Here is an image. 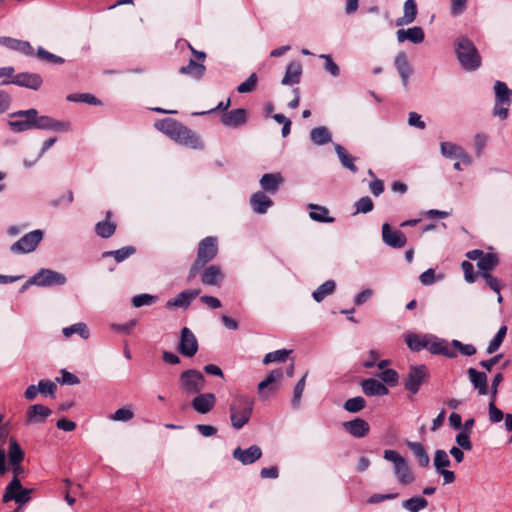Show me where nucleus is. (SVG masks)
I'll list each match as a JSON object with an SVG mask.
<instances>
[{"label":"nucleus","instance_id":"nucleus-59","mask_svg":"<svg viewBox=\"0 0 512 512\" xmlns=\"http://www.w3.org/2000/svg\"><path fill=\"white\" fill-rule=\"evenodd\" d=\"M134 417V412L127 407L117 409L111 416L110 419L113 421L128 422Z\"/></svg>","mask_w":512,"mask_h":512},{"label":"nucleus","instance_id":"nucleus-48","mask_svg":"<svg viewBox=\"0 0 512 512\" xmlns=\"http://www.w3.org/2000/svg\"><path fill=\"white\" fill-rule=\"evenodd\" d=\"M179 124H180V122H178L175 119L166 118V119L157 121L155 123V127L159 131L163 132L164 134L168 135L171 138Z\"/></svg>","mask_w":512,"mask_h":512},{"label":"nucleus","instance_id":"nucleus-32","mask_svg":"<svg viewBox=\"0 0 512 512\" xmlns=\"http://www.w3.org/2000/svg\"><path fill=\"white\" fill-rule=\"evenodd\" d=\"M403 10V16L396 20L397 26H404L414 22L417 16V4L415 0H406Z\"/></svg>","mask_w":512,"mask_h":512},{"label":"nucleus","instance_id":"nucleus-20","mask_svg":"<svg viewBox=\"0 0 512 512\" xmlns=\"http://www.w3.org/2000/svg\"><path fill=\"white\" fill-rule=\"evenodd\" d=\"M0 45L6 47L9 50L17 51L28 57L34 56V48L28 41L2 36L0 37Z\"/></svg>","mask_w":512,"mask_h":512},{"label":"nucleus","instance_id":"nucleus-38","mask_svg":"<svg viewBox=\"0 0 512 512\" xmlns=\"http://www.w3.org/2000/svg\"><path fill=\"white\" fill-rule=\"evenodd\" d=\"M408 448L413 452L420 467H427L430 463V458L424 446L418 442H408Z\"/></svg>","mask_w":512,"mask_h":512},{"label":"nucleus","instance_id":"nucleus-18","mask_svg":"<svg viewBox=\"0 0 512 512\" xmlns=\"http://www.w3.org/2000/svg\"><path fill=\"white\" fill-rule=\"evenodd\" d=\"M191 401V407L199 414L209 413L216 404V396L213 393H198Z\"/></svg>","mask_w":512,"mask_h":512},{"label":"nucleus","instance_id":"nucleus-28","mask_svg":"<svg viewBox=\"0 0 512 512\" xmlns=\"http://www.w3.org/2000/svg\"><path fill=\"white\" fill-rule=\"evenodd\" d=\"M246 122V111L243 108L233 109L221 117V123L226 127H238Z\"/></svg>","mask_w":512,"mask_h":512},{"label":"nucleus","instance_id":"nucleus-64","mask_svg":"<svg viewBox=\"0 0 512 512\" xmlns=\"http://www.w3.org/2000/svg\"><path fill=\"white\" fill-rule=\"evenodd\" d=\"M257 84V75L252 73L244 82H242L238 87L237 91L239 93H250L252 92Z\"/></svg>","mask_w":512,"mask_h":512},{"label":"nucleus","instance_id":"nucleus-52","mask_svg":"<svg viewBox=\"0 0 512 512\" xmlns=\"http://www.w3.org/2000/svg\"><path fill=\"white\" fill-rule=\"evenodd\" d=\"M451 461L449 456L445 450L437 449L434 453L433 465L435 467L436 472L449 467Z\"/></svg>","mask_w":512,"mask_h":512},{"label":"nucleus","instance_id":"nucleus-61","mask_svg":"<svg viewBox=\"0 0 512 512\" xmlns=\"http://www.w3.org/2000/svg\"><path fill=\"white\" fill-rule=\"evenodd\" d=\"M38 388H39V393L51 396L52 398L55 397V392H56V389H57V385L53 381H51V380H40L38 382Z\"/></svg>","mask_w":512,"mask_h":512},{"label":"nucleus","instance_id":"nucleus-39","mask_svg":"<svg viewBox=\"0 0 512 512\" xmlns=\"http://www.w3.org/2000/svg\"><path fill=\"white\" fill-rule=\"evenodd\" d=\"M283 377V372L281 369L273 370L264 380H262L258 384V391L264 397L266 396V388L274 391L276 388L272 386L276 381L280 380Z\"/></svg>","mask_w":512,"mask_h":512},{"label":"nucleus","instance_id":"nucleus-26","mask_svg":"<svg viewBox=\"0 0 512 512\" xmlns=\"http://www.w3.org/2000/svg\"><path fill=\"white\" fill-rule=\"evenodd\" d=\"M361 388L366 396H385L389 393L388 388L374 378L364 379L361 382Z\"/></svg>","mask_w":512,"mask_h":512},{"label":"nucleus","instance_id":"nucleus-60","mask_svg":"<svg viewBox=\"0 0 512 512\" xmlns=\"http://www.w3.org/2000/svg\"><path fill=\"white\" fill-rule=\"evenodd\" d=\"M355 214L358 213H369L373 210L374 204L370 197L364 196L361 197L356 203H355Z\"/></svg>","mask_w":512,"mask_h":512},{"label":"nucleus","instance_id":"nucleus-57","mask_svg":"<svg viewBox=\"0 0 512 512\" xmlns=\"http://www.w3.org/2000/svg\"><path fill=\"white\" fill-rule=\"evenodd\" d=\"M157 300H158V296L143 293V294L135 295L132 298V305L135 308H139L144 305H147V306L152 305Z\"/></svg>","mask_w":512,"mask_h":512},{"label":"nucleus","instance_id":"nucleus-56","mask_svg":"<svg viewBox=\"0 0 512 512\" xmlns=\"http://www.w3.org/2000/svg\"><path fill=\"white\" fill-rule=\"evenodd\" d=\"M307 373L296 383L293 391L292 406L298 408L300 406L301 397L306 385Z\"/></svg>","mask_w":512,"mask_h":512},{"label":"nucleus","instance_id":"nucleus-34","mask_svg":"<svg viewBox=\"0 0 512 512\" xmlns=\"http://www.w3.org/2000/svg\"><path fill=\"white\" fill-rule=\"evenodd\" d=\"M206 71V67L196 62L193 59H190L189 63L185 66L180 67L179 73L183 75H188L196 80H199L203 77Z\"/></svg>","mask_w":512,"mask_h":512},{"label":"nucleus","instance_id":"nucleus-37","mask_svg":"<svg viewBox=\"0 0 512 512\" xmlns=\"http://www.w3.org/2000/svg\"><path fill=\"white\" fill-rule=\"evenodd\" d=\"M310 139L315 145H325L332 141V136L329 130L324 127H316L310 131Z\"/></svg>","mask_w":512,"mask_h":512},{"label":"nucleus","instance_id":"nucleus-21","mask_svg":"<svg viewBox=\"0 0 512 512\" xmlns=\"http://www.w3.org/2000/svg\"><path fill=\"white\" fill-rule=\"evenodd\" d=\"M51 414V409L42 404L31 405L26 411V424L44 423Z\"/></svg>","mask_w":512,"mask_h":512},{"label":"nucleus","instance_id":"nucleus-53","mask_svg":"<svg viewBox=\"0 0 512 512\" xmlns=\"http://www.w3.org/2000/svg\"><path fill=\"white\" fill-rule=\"evenodd\" d=\"M365 406L366 400L361 396L349 398L344 402L343 405L344 409L350 413H357L364 409Z\"/></svg>","mask_w":512,"mask_h":512},{"label":"nucleus","instance_id":"nucleus-10","mask_svg":"<svg viewBox=\"0 0 512 512\" xmlns=\"http://www.w3.org/2000/svg\"><path fill=\"white\" fill-rule=\"evenodd\" d=\"M427 376L428 372L425 365L411 366L404 382L405 389L412 394L418 393Z\"/></svg>","mask_w":512,"mask_h":512},{"label":"nucleus","instance_id":"nucleus-16","mask_svg":"<svg viewBox=\"0 0 512 512\" xmlns=\"http://www.w3.org/2000/svg\"><path fill=\"white\" fill-rule=\"evenodd\" d=\"M427 350L435 355H443L448 358L457 357V353L449 347V343L445 339L433 335H428Z\"/></svg>","mask_w":512,"mask_h":512},{"label":"nucleus","instance_id":"nucleus-49","mask_svg":"<svg viewBox=\"0 0 512 512\" xmlns=\"http://www.w3.org/2000/svg\"><path fill=\"white\" fill-rule=\"evenodd\" d=\"M8 457L10 464H20L24 458V453L15 439L9 441Z\"/></svg>","mask_w":512,"mask_h":512},{"label":"nucleus","instance_id":"nucleus-25","mask_svg":"<svg viewBox=\"0 0 512 512\" xmlns=\"http://www.w3.org/2000/svg\"><path fill=\"white\" fill-rule=\"evenodd\" d=\"M345 430L355 438L365 437L370 430L368 422L361 418H356L343 423Z\"/></svg>","mask_w":512,"mask_h":512},{"label":"nucleus","instance_id":"nucleus-31","mask_svg":"<svg viewBox=\"0 0 512 512\" xmlns=\"http://www.w3.org/2000/svg\"><path fill=\"white\" fill-rule=\"evenodd\" d=\"M394 65L401 77L404 86H407L408 79L412 73L411 67L408 63L407 56L404 52H399L394 60Z\"/></svg>","mask_w":512,"mask_h":512},{"label":"nucleus","instance_id":"nucleus-54","mask_svg":"<svg viewBox=\"0 0 512 512\" xmlns=\"http://www.w3.org/2000/svg\"><path fill=\"white\" fill-rule=\"evenodd\" d=\"M67 100L70 102H81L90 105H99L101 103L99 99H97L94 95L90 93L69 94L67 96Z\"/></svg>","mask_w":512,"mask_h":512},{"label":"nucleus","instance_id":"nucleus-62","mask_svg":"<svg viewBox=\"0 0 512 512\" xmlns=\"http://www.w3.org/2000/svg\"><path fill=\"white\" fill-rule=\"evenodd\" d=\"M378 376L382 382L390 386H395L399 379V375L394 369H385Z\"/></svg>","mask_w":512,"mask_h":512},{"label":"nucleus","instance_id":"nucleus-30","mask_svg":"<svg viewBox=\"0 0 512 512\" xmlns=\"http://www.w3.org/2000/svg\"><path fill=\"white\" fill-rule=\"evenodd\" d=\"M283 182L280 173H266L260 179L261 187L268 193H276Z\"/></svg>","mask_w":512,"mask_h":512},{"label":"nucleus","instance_id":"nucleus-29","mask_svg":"<svg viewBox=\"0 0 512 512\" xmlns=\"http://www.w3.org/2000/svg\"><path fill=\"white\" fill-rule=\"evenodd\" d=\"M252 209L257 214H265L273 205V201L262 191L254 193L250 198Z\"/></svg>","mask_w":512,"mask_h":512},{"label":"nucleus","instance_id":"nucleus-42","mask_svg":"<svg viewBox=\"0 0 512 512\" xmlns=\"http://www.w3.org/2000/svg\"><path fill=\"white\" fill-rule=\"evenodd\" d=\"M135 252L136 248L134 246H126L118 250L105 251L102 253V257H113L117 263H120L132 256Z\"/></svg>","mask_w":512,"mask_h":512},{"label":"nucleus","instance_id":"nucleus-5","mask_svg":"<svg viewBox=\"0 0 512 512\" xmlns=\"http://www.w3.org/2000/svg\"><path fill=\"white\" fill-rule=\"evenodd\" d=\"M383 457L385 460L393 463V471L400 484L410 485L415 481L410 465L397 451L385 450Z\"/></svg>","mask_w":512,"mask_h":512},{"label":"nucleus","instance_id":"nucleus-45","mask_svg":"<svg viewBox=\"0 0 512 512\" xmlns=\"http://www.w3.org/2000/svg\"><path fill=\"white\" fill-rule=\"evenodd\" d=\"M62 333L65 337H71L73 334H78L83 339H88L90 336L87 325L83 322L75 323L71 326L64 327Z\"/></svg>","mask_w":512,"mask_h":512},{"label":"nucleus","instance_id":"nucleus-12","mask_svg":"<svg viewBox=\"0 0 512 512\" xmlns=\"http://www.w3.org/2000/svg\"><path fill=\"white\" fill-rule=\"evenodd\" d=\"M66 281L67 279L64 274L42 268L33 276L32 282H36V285L40 287H50L64 285Z\"/></svg>","mask_w":512,"mask_h":512},{"label":"nucleus","instance_id":"nucleus-51","mask_svg":"<svg viewBox=\"0 0 512 512\" xmlns=\"http://www.w3.org/2000/svg\"><path fill=\"white\" fill-rule=\"evenodd\" d=\"M506 333H507V326L503 325L499 328V330L497 331L496 335L493 337V339L489 342L488 344V347H487V353L488 354H493L494 352H496L499 347L501 346L505 336H506Z\"/></svg>","mask_w":512,"mask_h":512},{"label":"nucleus","instance_id":"nucleus-8","mask_svg":"<svg viewBox=\"0 0 512 512\" xmlns=\"http://www.w3.org/2000/svg\"><path fill=\"white\" fill-rule=\"evenodd\" d=\"M44 233L40 229H36L26 233L18 241L10 246V251L14 254H28L36 250L42 241Z\"/></svg>","mask_w":512,"mask_h":512},{"label":"nucleus","instance_id":"nucleus-9","mask_svg":"<svg viewBox=\"0 0 512 512\" xmlns=\"http://www.w3.org/2000/svg\"><path fill=\"white\" fill-rule=\"evenodd\" d=\"M31 492V489L22 487L20 480L12 479L5 488L2 501L4 503L15 501L21 507L30 501Z\"/></svg>","mask_w":512,"mask_h":512},{"label":"nucleus","instance_id":"nucleus-3","mask_svg":"<svg viewBox=\"0 0 512 512\" xmlns=\"http://www.w3.org/2000/svg\"><path fill=\"white\" fill-rule=\"evenodd\" d=\"M10 117H32V129L68 132L71 128L70 123L68 122L58 121L46 115L38 116V111L34 108L14 112Z\"/></svg>","mask_w":512,"mask_h":512},{"label":"nucleus","instance_id":"nucleus-1","mask_svg":"<svg viewBox=\"0 0 512 512\" xmlns=\"http://www.w3.org/2000/svg\"><path fill=\"white\" fill-rule=\"evenodd\" d=\"M254 409V401L245 395H237L232 400L229 411L231 425L234 429L240 430L249 421Z\"/></svg>","mask_w":512,"mask_h":512},{"label":"nucleus","instance_id":"nucleus-40","mask_svg":"<svg viewBox=\"0 0 512 512\" xmlns=\"http://www.w3.org/2000/svg\"><path fill=\"white\" fill-rule=\"evenodd\" d=\"M334 148L343 167L349 169L352 173H356L358 171V168L354 164L355 158L349 155L345 148L342 147L340 144H335Z\"/></svg>","mask_w":512,"mask_h":512},{"label":"nucleus","instance_id":"nucleus-22","mask_svg":"<svg viewBox=\"0 0 512 512\" xmlns=\"http://www.w3.org/2000/svg\"><path fill=\"white\" fill-rule=\"evenodd\" d=\"M200 293V290L189 289L180 292L176 297L169 299L166 302V308H187L193 299H195Z\"/></svg>","mask_w":512,"mask_h":512},{"label":"nucleus","instance_id":"nucleus-58","mask_svg":"<svg viewBox=\"0 0 512 512\" xmlns=\"http://www.w3.org/2000/svg\"><path fill=\"white\" fill-rule=\"evenodd\" d=\"M320 58L324 60V70L331 74L333 77H338L340 75V68L334 62L331 55L329 54H321Z\"/></svg>","mask_w":512,"mask_h":512},{"label":"nucleus","instance_id":"nucleus-36","mask_svg":"<svg viewBox=\"0 0 512 512\" xmlns=\"http://www.w3.org/2000/svg\"><path fill=\"white\" fill-rule=\"evenodd\" d=\"M110 216L111 212L108 211L106 219L98 222L95 226V232L101 238H110L115 233L116 225L109 220Z\"/></svg>","mask_w":512,"mask_h":512},{"label":"nucleus","instance_id":"nucleus-41","mask_svg":"<svg viewBox=\"0 0 512 512\" xmlns=\"http://www.w3.org/2000/svg\"><path fill=\"white\" fill-rule=\"evenodd\" d=\"M336 288V283L333 280H327L323 284H321L315 291L312 293L313 299L320 303L322 302L327 296L331 295Z\"/></svg>","mask_w":512,"mask_h":512},{"label":"nucleus","instance_id":"nucleus-2","mask_svg":"<svg viewBox=\"0 0 512 512\" xmlns=\"http://www.w3.org/2000/svg\"><path fill=\"white\" fill-rule=\"evenodd\" d=\"M218 253L217 239L209 236L200 241L197 250V257L189 269L188 280L194 279L197 274L212 261Z\"/></svg>","mask_w":512,"mask_h":512},{"label":"nucleus","instance_id":"nucleus-13","mask_svg":"<svg viewBox=\"0 0 512 512\" xmlns=\"http://www.w3.org/2000/svg\"><path fill=\"white\" fill-rule=\"evenodd\" d=\"M43 83L42 77L37 73L22 72L15 75L11 80H4L3 85L15 84L31 90H38Z\"/></svg>","mask_w":512,"mask_h":512},{"label":"nucleus","instance_id":"nucleus-19","mask_svg":"<svg viewBox=\"0 0 512 512\" xmlns=\"http://www.w3.org/2000/svg\"><path fill=\"white\" fill-rule=\"evenodd\" d=\"M232 456L243 465H250L259 460L262 456V450L257 445H252L247 449L237 447L234 449Z\"/></svg>","mask_w":512,"mask_h":512},{"label":"nucleus","instance_id":"nucleus-11","mask_svg":"<svg viewBox=\"0 0 512 512\" xmlns=\"http://www.w3.org/2000/svg\"><path fill=\"white\" fill-rule=\"evenodd\" d=\"M176 142L188 146L192 149H202L203 142L201 138L191 129L180 123L171 137Z\"/></svg>","mask_w":512,"mask_h":512},{"label":"nucleus","instance_id":"nucleus-50","mask_svg":"<svg viewBox=\"0 0 512 512\" xmlns=\"http://www.w3.org/2000/svg\"><path fill=\"white\" fill-rule=\"evenodd\" d=\"M36 56L39 60L54 64V65H61L65 62L64 58L47 51L46 49H44L41 46H39L37 48Z\"/></svg>","mask_w":512,"mask_h":512},{"label":"nucleus","instance_id":"nucleus-4","mask_svg":"<svg viewBox=\"0 0 512 512\" xmlns=\"http://www.w3.org/2000/svg\"><path fill=\"white\" fill-rule=\"evenodd\" d=\"M456 55L461 66L467 71L480 67L481 57L474 44L467 38H460L456 45Z\"/></svg>","mask_w":512,"mask_h":512},{"label":"nucleus","instance_id":"nucleus-23","mask_svg":"<svg viewBox=\"0 0 512 512\" xmlns=\"http://www.w3.org/2000/svg\"><path fill=\"white\" fill-rule=\"evenodd\" d=\"M467 374L469 377V380L474 387L475 390H477L478 395L484 396L488 393V382H487V375L485 372H480L475 368H469L467 370Z\"/></svg>","mask_w":512,"mask_h":512},{"label":"nucleus","instance_id":"nucleus-6","mask_svg":"<svg viewBox=\"0 0 512 512\" xmlns=\"http://www.w3.org/2000/svg\"><path fill=\"white\" fill-rule=\"evenodd\" d=\"M206 385L204 375L197 369H187L179 376V387L186 395L200 393Z\"/></svg>","mask_w":512,"mask_h":512},{"label":"nucleus","instance_id":"nucleus-15","mask_svg":"<svg viewBox=\"0 0 512 512\" xmlns=\"http://www.w3.org/2000/svg\"><path fill=\"white\" fill-rule=\"evenodd\" d=\"M382 240L392 248H402L407 242L405 234L400 230H392L388 223L382 225Z\"/></svg>","mask_w":512,"mask_h":512},{"label":"nucleus","instance_id":"nucleus-35","mask_svg":"<svg viewBox=\"0 0 512 512\" xmlns=\"http://www.w3.org/2000/svg\"><path fill=\"white\" fill-rule=\"evenodd\" d=\"M308 208L311 209L309 216L312 220L321 223H332L334 218L329 216V210L320 205L309 204Z\"/></svg>","mask_w":512,"mask_h":512},{"label":"nucleus","instance_id":"nucleus-27","mask_svg":"<svg viewBox=\"0 0 512 512\" xmlns=\"http://www.w3.org/2000/svg\"><path fill=\"white\" fill-rule=\"evenodd\" d=\"M224 279V274L219 266L210 265L201 274V282L204 285L219 286Z\"/></svg>","mask_w":512,"mask_h":512},{"label":"nucleus","instance_id":"nucleus-55","mask_svg":"<svg viewBox=\"0 0 512 512\" xmlns=\"http://www.w3.org/2000/svg\"><path fill=\"white\" fill-rule=\"evenodd\" d=\"M291 350L280 349L273 352H269L264 356L263 364H269L272 362H283L287 359Z\"/></svg>","mask_w":512,"mask_h":512},{"label":"nucleus","instance_id":"nucleus-63","mask_svg":"<svg viewBox=\"0 0 512 512\" xmlns=\"http://www.w3.org/2000/svg\"><path fill=\"white\" fill-rule=\"evenodd\" d=\"M451 345L464 356H473L476 353V348L472 344H464L459 340L453 339Z\"/></svg>","mask_w":512,"mask_h":512},{"label":"nucleus","instance_id":"nucleus-24","mask_svg":"<svg viewBox=\"0 0 512 512\" xmlns=\"http://www.w3.org/2000/svg\"><path fill=\"white\" fill-rule=\"evenodd\" d=\"M397 41L399 43L410 41L413 44H419L424 40V31L419 26H414L408 29H399L396 32Z\"/></svg>","mask_w":512,"mask_h":512},{"label":"nucleus","instance_id":"nucleus-46","mask_svg":"<svg viewBox=\"0 0 512 512\" xmlns=\"http://www.w3.org/2000/svg\"><path fill=\"white\" fill-rule=\"evenodd\" d=\"M428 335L418 336L415 334L408 335L406 337V343L408 347L413 351H421L427 349Z\"/></svg>","mask_w":512,"mask_h":512},{"label":"nucleus","instance_id":"nucleus-17","mask_svg":"<svg viewBox=\"0 0 512 512\" xmlns=\"http://www.w3.org/2000/svg\"><path fill=\"white\" fill-rule=\"evenodd\" d=\"M441 154L446 158H457L467 166L471 165V157L465 152V150L452 142L444 141L440 144Z\"/></svg>","mask_w":512,"mask_h":512},{"label":"nucleus","instance_id":"nucleus-7","mask_svg":"<svg viewBox=\"0 0 512 512\" xmlns=\"http://www.w3.org/2000/svg\"><path fill=\"white\" fill-rule=\"evenodd\" d=\"M494 93L495 103L492 111L493 116L498 117L500 120H505L509 115L512 90L508 88L506 83L497 80L494 84Z\"/></svg>","mask_w":512,"mask_h":512},{"label":"nucleus","instance_id":"nucleus-33","mask_svg":"<svg viewBox=\"0 0 512 512\" xmlns=\"http://www.w3.org/2000/svg\"><path fill=\"white\" fill-rule=\"evenodd\" d=\"M302 74V66L300 62H291L286 69V73L281 81L283 85L297 84Z\"/></svg>","mask_w":512,"mask_h":512},{"label":"nucleus","instance_id":"nucleus-44","mask_svg":"<svg viewBox=\"0 0 512 512\" xmlns=\"http://www.w3.org/2000/svg\"><path fill=\"white\" fill-rule=\"evenodd\" d=\"M32 117H11L8 121V126L13 132H24L32 129Z\"/></svg>","mask_w":512,"mask_h":512},{"label":"nucleus","instance_id":"nucleus-14","mask_svg":"<svg viewBox=\"0 0 512 512\" xmlns=\"http://www.w3.org/2000/svg\"><path fill=\"white\" fill-rule=\"evenodd\" d=\"M178 351L185 357H193L198 351V341L194 333L188 328L183 327L180 334Z\"/></svg>","mask_w":512,"mask_h":512},{"label":"nucleus","instance_id":"nucleus-43","mask_svg":"<svg viewBox=\"0 0 512 512\" xmlns=\"http://www.w3.org/2000/svg\"><path fill=\"white\" fill-rule=\"evenodd\" d=\"M428 506V501L422 496H413L402 502V507L409 512H419Z\"/></svg>","mask_w":512,"mask_h":512},{"label":"nucleus","instance_id":"nucleus-47","mask_svg":"<svg viewBox=\"0 0 512 512\" xmlns=\"http://www.w3.org/2000/svg\"><path fill=\"white\" fill-rule=\"evenodd\" d=\"M498 264V258L493 253L484 254L479 261L477 262V266L483 273H489V271L493 270Z\"/></svg>","mask_w":512,"mask_h":512}]
</instances>
